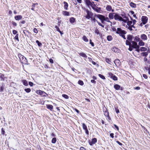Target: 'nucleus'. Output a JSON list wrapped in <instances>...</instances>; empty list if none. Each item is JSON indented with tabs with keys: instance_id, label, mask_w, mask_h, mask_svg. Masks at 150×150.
Wrapping results in <instances>:
<instances>
[{
	"instance_id": "nucleus-1",
	"label": "nucleus",
	"mask_w": 150,
	"mask_h": 150,
	"mask_svg": "<svg viewBox=\"0 0 150 150\" xmlns=\"http://www.w3.org/2000/svg\"><path fill=\"white\" fill-rule=\"evenodd\" d=\"M108 17L110 19H113L114 18L115 20L120 21H126L122 18L121 15L120 16L119 14L117 13H110L108 14Z\"/></svg>"
},
{
	"instance_id": "nucleus-2",
	"label": "nucleus",
	"mask_w": 150,
	"mask_h": 150,
	"mask_svg": "<svg viewBox=\"0 0 150 150\" xmlns=\"http://www.w3.org/2000/svg\"><path fill=\"white\" fill-rule=\"evenodd\" d=\"M96 16L101 20L102 23H103L105 21L110 23V25H112V22L109 20V18L108 17H105L104 16L100 15L98 14L96 15Z\"/></svg>"
},
{
	"instance_id": "nucleus-3",
	"label": "nucleus",
	"mask_w": 150,
	"mask_h": 150,
	"mask_svg": "<svg viewBox=\"0 0 150 150\" xmlns=\"http://www.w3.org/2000/svg\"><path fill=\"white\" fill-rule=\"evenodd\" d=\"M122 18L124 20H125L126 21L125 22L123 21H121L122 22V23H127V25L129 26H130L132 23V21L129 20V18L127 16V15L125 14H121Z\"/></svg>"
},
{
	"instance_id": "nucleus-4",
	"label": "nucleus",
	"mask_w": 150,
	"mask_h": 150,
	"mask_svg": "<svg viewBox=\"0 0 150 150\" xmlns=\"http://www.w3.org/2000/svg\"><path fill=\"white\" fill-rule=\"evenodd\" d=\"M85 11L86 13V15L85 16L86 18L89 19L93 16V13L91 11H89L87 9H86Z\"/></svg>"
},
{
	"instance_id": "nucleus-5",
	"label": "nucleus",
	"mask_w": 150,
	"mask_h": 150,
	"mask_svg": "<svg viewBox=\"0 0 150 150\" xmlns=\"http://www.w3.org/2000/svg\"><path fill=\"white\" fill-rule=\"evenodd\" d=\"M18 57L21 63H24L27 62V59L26 58L21 54H18Z\"/></svg>"
},
{
	"instance_id": "nucleus-6",
	"label": "nucleus",
	"mask_w": 150,
	"mask_h": 150,
	"mask_svg": "<svg viewBox=\"0 0 150 150\" xmlns=\"http://www.w3.org/2000/svg\"><path fill=\"white\" fill-rule=\"evenodd\" d=\"M116 33L121 36L123 35H125L126 33L125 30H122L120 28H117Z\"/></svg>"
},
{
	"instance_id": "nucleus-7",
	"label": "nucleus",
	"mask_w": 150,
	"mask_h": 150,
	"mask_svg": "<svg viewBox=\"0 0 150 150\" xmlns=\"http://www.w3.org/2000/svg\"><path fill=\"white\" fill-rule=\"evenodd\" d=\"M148 21V18L145 16H142V21L143 22V25L147 23Z\"/></svg>"
},
{
	"instance_id": "nucleus-8",
	"label": "nucleus",
	"mask_w": 150,
	"mask_h": 150,
	"mask_svg": "<svg viewBox=\"0 0 150 150\" xmlns=\"http://www.w3.org/2000/svg\"><path fill=\"white\" fill-rule=\"evenodd\" d=\"M82 127L83 129L85 131L86 134L88 135L89 134V132L87 129V127L84 123H82Z\"/></svg>"
},
{
	"instance_id": "nucleus-9",
	"label": "nucleus",
	"mask_w": 150,
	"mask_h": 150,
	"mask_svg": "<svg viewBox=\"0 0 150 150\" xmlns=\"http://www.w3.org/2000/svg\"><path fill=\"white\" fill-rule=\"evenodd\" d=\"M109 75L110 77L114 81H117V77L115 75H113L112 73H109Z\"/></svg>"
},
{
	"instance_id": "nucleus-10",
	"label": "nucleus",
	"mask_w": 150,
	"mask_h": 150,
	"mask_svg": "<svg viewBox=\"0 0 150 150\" xmlns=\"http://www.w3.org/2000/svg\"><path fill=\"white\" fill-rule=\"evenodd\" d=\"M78 54L84 58V59L86 60V59L87 58V56L83 52H78Z\"/></svg>"
},
{
	"instance_id": "nucleus-11",
	"label": "nucleus",
	"mask_w": 150,
	"mask_h": 150,
	"mask_svg": "<svg viewBox=\"0 0 150 150\" xmlns=\"http://www.w3.org/2000/svg\"><path fill=\"white\" fill-rule=\"evenodd\" d=\"M132 44L133 47L135 49H138L139 48V46L137 45V43L134 41H132Z\"/></svg>"
},
{
	"instance_id": "nucleus-12",
	"label": "nucleus",
	"mask_w": 150,
	"mask_h": 150,
	"mask_svg": "<svg viewBox=\"0 0 150 150\" xmlns=\"http://www.w3.org/2000/svg\"><path fill=\"white\" fill-rule=\"evenodd\" d=\"M141 38L143 40H147V38L146 35L144 34H142L140 36Z\"/></svg>"
},
{
	"instance_id": "nucleus-13",
	"label": "nucleus",
	"mask_w": 150,
	"mask_h": 150,
	"mask_svg": "<svg viewBox=\"0 0 150 150\" xmlns=\"http://www.w3.org/2000/svg\"><path fill=\"white\" fill-rule=\"evenodd\" d=\"M114 62L116 66H119L120 65V61L118 59H115L114 61Z\"/></svg>"
},
{
	"instance_id": "nucleus-14",
	"label": "nucleus",
	"mask_w": 150,
	"mask_h": 150,
	"mask_svg": "<svg viewBox=\"0 0 150 150\" xmlns=\"http://www.w3.org/2000/svg\"><path fill=\"white\" fill-rule=\"evenodd\" d=\"M36 93L38 94H40L41 95L45 96L44 94H46V93L42 91L38 90L37 91Z\"/></svg>"
},
{
	"instance_id": "nucleus-15",
	"label": "nucleus",
	"mask_w": 150,
	"mask_h": 150,
	"mask_svg": "<svg viewBox=\"0 0 150 150\" xmlns=\"http://www.w3.org/2000/svg\"><path fill=\"white\" fill-rule=\"evenodd\" d=\"M93 9L98 13H101V10L100 8H97L95 7H93Z\"/></svg>"
},
{
	"instance_id": "nucleus-16",
	"label": "nucleus",
	"mask_w": 150,
	"mask_h": 150,
	"mask_svg": "<svg viewBox=\"0 0 150 150\" xmlns=\"http://www.w3.org/2000/svg\"><path fill=\"white\" fill-rule=\"evenodd\" d=\"M22 18V16L21 15H18L16 16H15L14 18L17 21H19V20H21Z\"/></svg>"
},
{
	"instance_id": "nucleus-17",
	"label": "nucleus",
	"mask_w": 150,
	"mask_h": 150,
	"mask_svg": "<svg viewBox=\"0 0 150 150\" xmlns=\"http://www.w3.org/2000/svg\"><path fill=\"white\" fill-rule=\"evenodd\" d=\"M85 0V2L86 3V5H87V6L88 7H89L90 6L91 7V5L92 4H91V2L89 0Z\"/></svg>"
},
{
	"instance_id": "nucleus-18",
	"label": "nucleus",
	"mask_w": 150,
	"mask_h": 150,
	"mask_svg": "<svg viewBox=\"0 0 150 150\" xmlns=\"http://www.w3.org/2000/svg\"><path fill=\"white\" fill-rule=\"evenodd\" d=\"M112 50L115 52H118L120 51V50L118 48L115 47H114L112 48Z\"/></svg>"
},
{
	"instance_id": "nucleus-19",
	"label": "nucleus",
	"mask_w": 150,
	"mask_h": 150,
	"mask_svg": "<svg viewBox=\"0 0 150 150\" xmlns=\"http://www.w3.org/2000/svg\"><path fill=\"white\" fill-rule=\"evenodd\" d=\"M104 115L108 117V119L109 120H110V118L109 116V114L108 111L106 110L105 111H104Z\"/></svg>"
},
{
	"instance_id": "nucleus-20",
	"label": "nucleus",
	"mask_w": 150,
	"mask_h": 150,
	"mask_svg": "<svg viewBox=\"0 0 150 150\" xmlns=\"http://www.w3.org/2000/svg\"><path fill=\"white\" fill-rule=\"evenodd\" d=\"M114 87L116 90H118L120 89V86L118 84H116L114 85Z\"/></svg>"
},
{
	"instance_id": "nucleus-21",
	"label": "nucleus",
	"mask_w": 150,
	"mask_h": 150,
	"mask_svg": "<svg viewBox=\"0 0 150 150\" xmlns=\"http://www.w3.org/2000/svg\"><path fill=\"white\" fill-rule=\"evenodd\" d=\"M112 9V7L110 5H108L106 7V10L109 11H110Z\"/></svg>"
},
{
	"instance_id": "nucleus-22",
	"label": "nucleus",
	"mask_w": 150,
	"mask_h": 150,
	"mask_svg": "<svg viewBox=\"0 0 150 150\" xmlns=\"http://www.w3.org/2000/svg\"><path fill=\"white\" fill-rule=\"evenodd\" d=\"M130 6L132 8H136V5L132 2H131L129 4Z\"/></svg>"
},
{
	"instance_id": "nucleus-23",
	"label": "nucleus",
	"mask_w": 150,
	"mask_h": 150,
	"mask_svg": "<svg viewBox=\"0 0 150 150\" xmlns=\"http://www.w3.org/2000/svg\"><path fill=\"white\" fill-rule=\"evenodd\" d=\"M47 108L50 109L51 110H52L53 109V106L51 105H47Z\"/></svg>"
},
{
	"instance_id": "nucleus-24",
	"label": "nucleus",
	"mask_w": 150,
	"mask_h": 150,
	"mask_svg": "<svg viewBox=\"0 0 150 150\" xmlns=\"http://www.w3.org/2000/svg\"><path fill=\"white\" fill-rule=\"evenodd\" d=\"M22 82L23 84L25 86H27L28 85V83L27 81L25 80H22Z\"/></svg>"
},
{
	"instance_id": "nucleus-25",
	"label": "nucleus",
	"mask_w": 150,
	"mask_h": 150,
	"mask_svg": "<svg viewBox=\"0 0 150 150\" xmlns=\"http://www.w3.org/2000/svg\"><path fill=\"white\" fill-rule=\"evenodd\" d=\"M75 21V18L74 17H71L70 18L69 21L71 23H73Z\"/></svg>"
},
{
	"instance_id": "nucleus-26",
	"label": "nucleus",
	"mask_w": 150,
	"mask_h": 150,
	"mask_svg": "<svg viewBox=\"0 0 150 150\" xmlns=\"http://www.w3.org/2000/svg\"><path fill=\"white\" fill-rule=\"evenodd\" d=\"M63 3H64V9L65 10H67L68 7V6L67 3L65 1H64Z\"/></svg>"
},
{
	"instance_id": "nucleus-27",
	"label": "nucleus",
	"mask_w": 150,
	"mask_h": 150,
	"mask_svg": "<svg viewBox=\"0 0 150 150\" xmlns=\"http://www.w3.org/2000/svg\"><path fill=\"white\" fill-rule=\"evenodd\" d=\"M5 77H4V75L1 74V75L0 76V79H1V80L2 81H4L5 80Z\"/></svg>"
},
{
	"instance_id": "nucleus-28",
	"label": "nucleus",
	"mask_w": 150,
	"mask_h": 150,
	"mask_svg": "<svg viewBox=\"0 0 150 150\" xmlns=\"http://www.w3.org/2000/svg\"><path fill=\"white\" fill-rule=\"evenodd\" d=\"M63 14L64 16H69V13L66 11H62Z\"/></svg>"
},
{
	"instance_id": "nucleus-29",
	"label": "nucleus",
	"mask_w": 150,
	"mask_h": 150,
	"mask_svg": "<svg viewBox=\"0 0 150 150\" xmlns=\"http://www.w3.org/2000/svg\"><path fill=\"white\" fill-rule=\"evenodd\" d=\"M127 39L129 41H131L132 39V36L131 35H127Z\"/></svg>"
},
{
	"instance_id": "nucleus-30",
	"label": "nucleus",
	"mask_w": 150,
	"mask_h": 150,
	"mask_svg": "<svg viewBox=\"0 0 150 150\" xmlns=\"http://www.w3.org/2000/svg\"><path fill=\"white\" fill-rule=\"evenodd\" d=\"M139 45L140 46H144L145 45L144 43L142 40H140L139 41Z\"/></svg>"
},
{
	"instance_id": "nucleus-31",
	"label": "nucleus",
	"mask_w": 150,
	"mask_h": 150,
	"mask_svg": "<svg viewBox=\"0 0 150 150\" xmlns=\"http://www.w3.org/2000/svg\"><path fill=\"white\" fill-rule=\"evenodd\" d=\"M147 50V48L144 47H141L140 48V50L141 51H145Z\"/></svg>"
},
{
	"instance_id": "nucleus-32",
	"label": "nucleus",
	"mask_w": 150,
	"mask_h": 150,
	"mask_svg": "<svg viewBox=\"0 0 150 150\" xmlns=\"http://www.w3.org/2000/svg\"><path fill=\"white\" fill-rule=\"evenodd\" d=\"M83 40L85 42H88V39L84 35L82 38Z\"/></svg>"
},
{
	"instance_id": "nucleus-33",
	"label": "nucleus",
	"mask_w": 150,
	"mask_h": 150,
	"mask_svg": "<svg viewBox=\"0 0 150 150\" xmlns=\"http://www.w3.org/2000/svg\"><path fill=\"white\" fill-rule=\"evenodd\" d=\"M148 54V53L147 52H142L141 54V55L142 56L146 57Z\"/></svg>"
},
{
	"instance_id": "nucleus-34",
	"label": "nucleus",
	"mask_w": 150,
	"mask_h": 150,
	"mask_svg": "<svg viewBox=\"0 0 150 150\" xmlns=\"http://www.w3.org/2000/svg\"><path fill=\"white\" fill-rule=\"evenodd\" d=\"M134 40L137 42H139L140 40V38L137 36L135 37Z\"/></svg>"
},
{
	"instance_id": "nucleus-35",
	"label": "nucleus",
	"mask_w": 150,
	"mask_h": 150,
	"mask_svg": "<svg viewBox=\"0 0 150 150\" xmlns=\"http://www.w3.org/2000/svg\"><path fill=\"white\" fill-rule=\"evenodd\" d=\"M107 39L108 41H111L112 39V37L111 36L108 35L107 37Z\"/></svg>"
},
{
	"instance_id": "nucleus-36",
	"label": "nucleus",
	"mask_w": 150,
	"mask_h": 150,
	"mask_svg": "<svg viewBox=\"0 0 150 150\" xmlns=\"http://www.w3.org/2000/svg\"><path fill=\"white\" fill-rule=\"evenodd\" d=\"M130 41L128 40H127L126 42V44L127 45H129V46H131L132 45L130 42Z\"/></svg>"
},
{
	"instance_id": "nucleus-37",
	"label": "nucleus",
	"mask_w": 150,
	"mask_h": 150,
	"mask_svg": "<svg viewBox=\"0 0 150 150\" xmlns=\"http://www.w3.org/2000/svg\"><path fill=\"white\" fill-rule=\"evenodd\" d=\"M57 139L56 138H53L52 140V143L54 144L56 142Z\"/></svg>"
},
{
	"instance_id": "nucleus-38",
	"label": "nucleus",
	"mask_w": 150,
	"mask_h": 150,
	"mask_svg": "<svg viewBox=\"0 0 150 150\" xmlns=\"http://www.w3.org/2000/svg\"><path fill=\"white\" fill-rule=\"evenodd\" d=\"M97 141L96 139V138H94L92 140V142L94 144L97 142Z\"/></svg>"
},
{
	"instance_id": "nucleus-39",
	"label": "nucleus",
	"mask_w": 150,
	"mask_h": 150,
	"mask_svg": "<svg viewBox=\"0 0 150 150\" xmlns=\"http://www.w3.org/2000/svg\"><path fill=\"white\" fill-rule=\"evenodd\" d=\"M78 83H79V85H81V86H82L83 85V82L81 81V80H79L78 82Z\"/></svg>"
},
{
	"instance_id": "nucleus-40",
	"label": "nucleus",
	"mask_w": 150,
	"mask_h": 150,
	"mask_svg": "<svg viewBox=\"0 0 150 150\" xmlns=\"http://www.w3.org/2000/svg\"><path fill=\"white\" fill-rule=\"evenodd\" d=\"M98 76L102 79H105V76L99 74H98Z\"/></svg>"
},
{
	"instance_id": "nucleus-41",
	"label": "nucleus",
	"mask_w": 150,
	"mask_h": 150,
	"mask_svg": "<svg viewBox=\"0 0 150 150\" xmlns=\"http://www.w3.org/2000/svg\"><path fill=\"white\" fill-rule=\"evenodd\" d=\"M24 90L27 93H29L31 91V89L30 88H25Z\"/></svg>"
},
{
	"instance_id": "nucleus-42",
	"label": "nucleus",
	"mask_w": 150,
	"mask_h": 150,
	"mask_svg": "<svg viewBox=\"0 0 150 150\" xmlns=\"http://www.w3.org/2000/svg\"><path fill=\"white\" fill-rule=\"evenodd\" d=\"M106 62L108 64H111V61L109 60V59L108 58H106L105 59Z\"/></svg>"
},
{
	"instance_id": "nucleus-43",
	"label": "nucleus",
	"mask_w": 150,
	"mask_h": 150,
	"mask_svg": "<svg viewBox=\"0 0 150 150\" xmlns=\"http://www.w3.org/2000/svg\"><path fill=\"white\" fill-rule=\"evenodd\" d=\"M36 42L38 44V45L40 47L42 46V44L38 40H37L36 41Z\"/></svg>"
},
{
	"instance_id": "nucleus-44",
	"label": "nucleus",
	"mask_w": 150,
	"mask_h": 150,
	"mask_svg": "<svg viewBox=\"0 0 150 150\" xmlns=\"http://www.w3.org/2000/svg\"><path fill=\"white\" fill-rule=\"evenodd\" d=\"M62 96L64 98H65L66 99H67L69 98V96L66 95L62 94Z\"/></svg>"
},
{
	"instance_id": "nucleus-45",
	"label": "nucleus",
	"mask_w": 150,
	"mask_h": 150,
	"mask_svg": "<svg viewBox=\"0 0 150 150\" xmlns=\"http://www.w3.org/2000/svg\"><path fill=\"white\" fill-rule=\"evenodd\" d=\"M18 34H16V35L14 37V39H16L18 41H19L18 37Z\"/></svg>"
},
{
	"instance_id": "nucleus-46",
	"label": "nucleus",
	"mask_w": 150,
	"mask_h": 150,
	"mask_svg": "<svg viewBox=\"0 0 150 150\" xmlns=\"http://www.w3.org/2000/svg\"><path fill=\"white\" fill-rule=\"evenodd\" d=\"M97 23H98V25H100V26H101V27H103V28H104V25H102V24H101L100 23V22H98V21H97Z\"/></svg>"
},
{
	"instance_id": "nucleus-47",
	"label": "nucleus",
	"mask_w": 150,
	"mask_h": 150,
	"mask_svg": "<svg viewBox=\"0 0 150 150\" xmlns=\"http://www.w3.org/2000/svg\"><path fill=\"white\" fill-rule=\"evenodd\" d=\"M91 4H92L91 5V7L93 8V7H95V6H96V5L94 3V2H91Z\"/></svg>"
},
{
	"instance_id": "nucleus-48",
	"label": "nucleus",
	"mask_w": 150,
	"mask_h": 150,
	"mask_svg": "<svg viewBox=\"0 0 150 150\" xmlns=\"http://www.w3.org/2000/svg\"><path fill=\"white\" fill-rule=\"evenodd\" d=\"M33 32L36 34L38 33V31L36 28H34L33 30Z\"/></svg>"
},
{
	"instance_id": "nucleus-49",
	"label": "nucleus",
	"mask_w": 150,
	"mask_h": 150,
	"mask_svg": "<svg viewBox=\"0 0 150 150\" xmlns=\"http://www.w3.org/2000/svg\"><path fill=\"white\" fill-rule=\"evenodd\" d=\"M131 20H132V22L133 23V25H134L136 23V21L134 19H133L132 18H131Z\"/></svg>"
},
{
	"instance_id": "nucleus-50",
	"label": "nucleus",
	"mask_w": 150,
	"mask_h": 150,
	"mask_svg": "<svg viewBox=\"0 0 150 150\" xmlns=\"http://www.w3.org/2000/svg\"><path fill=\"white\" fill-rule=\"evenodd\" d=\"M90 44L91 45L92 47L94 46V43L91 42V40H90Z\"/></svg>"
},
{
	"instance_id": "nucleus-51",
	"label": "nucleus",
	"mask_w": 150,
	"mask_h": 150,
	"mask_svg": "<svg viewBox=\"0 0 150 150\" xmlns=\"http://www.w3.org/2000/svg\"><path fill=\"white\" fill-rule=\"evenodd\" d=\"M90 19H91V20H92L94 22H95L96 21H97L94 18H93V16Z\"/></svg>"
},
{
	"instance_id": "nucleus-52",
	"label": "nucleus",
	"mask_w": 150,
	"mask_h": 150,
	"mask_svg": "<svg viewBox=\"0 0 150 150\" xmlns=\"http://www.w3.org/2000/svg\"><path fill=\"white\" fill-rule=\"evenodd\" d=\"M143 76L145 79H147L148 78L147 76L146 75L144 74H143Z\"/></svg>"
},
{
	"instance_id": "nucleus-53",
	"label": "nucleus",
	"mask_w": 150,
	"mask_h": 150,
	"mask_svg": "<svg viewBox=\"0 0 150 150\" xmlns=\"http://www.w3.org/2000/svg\"><path fill=\"white\" fill-rule=\"evenodd\" d=\"M5 133V131L4 130V129L3 128L1 129V134L4 135Z\"/></svg>"
},
{
	"instance_id": "nucleus-54",
	"label": "nucleus",
	"mask_w": 150,
	"mask_h": 150,
	"mask_svg": "<svg viewBox=\"0 0 150 150\" xmlns=\"http://www.w3.org/2000/svg\"><path fill=\"white\" fill-rule=\"evenodd\" d=\"M55 28H56L57 31H60V30L59 28V27L57 25H56L55 27Z\"/></svg>"
},
{
	"instance_id": "nucleus-55",
	"label": "nucleus",
	"mask_w": 150,
	"mask_h": 150,
	"mask_svg": "<svg viewBox=\"0 0 150 150\" xmlns=\"http://www.w3.org/2000/svg\"><path fill=\"white\" fill-rule=\"evenodd\" d=\"M17 33V31L15 30H13V34H16Z\"/></svg>"
},
{
	"instance_id": "nucleus-56",
	"label": "nucleus",
	"mask_w": 150,
	"mask_h": 150,
	"mask_svg": "<svg viewBox=\"0 0 150 150\" xmlns=\"http://www.w3.org/2000/svg\"><path fill=\"white\" fill-rule=\"evenodd\" d=\"M128 29L130 31H132V30H133L134 29H133V28H132V27L131 26H128Z\"/></svg>"
},
{
	"instance_id": "nucleus-57",
	"label": "nucleus",
	"mask_w": 150,
	"mask_h": 150,
	"mask_svg": "<svg viewBox=\"0 0 150 150\" xmlns=\"http://www.w3.org/2000/svg\"><path fill=\"white\" fill-rule=\"evenodd\" d=\"M95 33L97 35L99 33V31L98 29L96 30Z\"/></svg>"
},
{
	"instance_id": "nucleus-58",
	"label": "nucleus",
	"mask_w": 150,
	"mask_h": 150,
	"mask_svg": "<svg viewBox=\"0 0 150 150\" xmlns=\"http://www.w3.org/2000/svg\"><path fill=\"white\" fill-rule=\"evenodd\" d=\"M49 61H50V62L52 64H53L54 63L53 60L52 59H49Z\"/></svg>"
},
{
	"instance_id": "nucleus-59",
	"label": "nucleus",
	"mask_w": 150,
	"mask_h": 150,
	"mask_svg": "<svg viewBox=\"0 0 150 150\" xmlns=\"http://www.w3.org/2000/svg\"><path fill=\"white\" fill-rule=\"evenodd\" d=\"M115 110L116 112V113H119L120 112L119 110L117 108H115Z\"/></svg>"
},
{
	"instance_id": "nucleus-60",
	"label": "nucleus",
	"mask_w": 150,
	"mask_h": 150,
	"mask_svg": "<svg viewBox=\"0 0 150 150\" xmlns=\"http://www.w3.org/2000/svg\"><path fill=\"white\" fill-rule=\"evenodd\" d=\"M12 24L14 26H17V24L16 23L14 22H12Z\"/></svg>"
},
{
	"instance_id": "nucleus-61",
	"label": "nucleus",
	"mask_w": 150,
	"mask_h": 150,
	"mask_svg": "<svg viewBox=\"0 0 150 150\" xmlns=\"http://www.w3.org/2000/svg\"><path fill=\"white\" fill-rule=\"evenodd\" d=\"M131 46H129V48L128 49V50L130 51H132L133 49L132 47H131Z\"/></svg>"
},
{
	"instance_id": "nucleus-62",
	"label": "nucleus",
	"mask_w": 150,
	"mask_h": 150,
	"mask_svg": "<svg viewBox=\"0 0 150 150\" xmlns=\"http://www.w3.org/2000/svg\"><path fill=\"white\" fill-rule=\"evenodd\" d=\"M80 150H86V149L83 147H81L80 148Z\"/></svg>"
},
{
	"instance_id": "nucleus-63",
	"label": "nucleus",
	"mask_w": 150,
	"mask_h": 150,
	"mask_svg": "<svg viewBox=\"0 0 150 150\" xmlns=\"http://www.w3.org/2000/svg\"><path fill=\"white\" fill-rule=\"evenodd\" d=\"M110 136L112 138L114 137V134L112 133L110 134Z\"/></svg>"
},
{
	"instance_id": "nucleus-64",
	"label": "nucleus",
	"mask_w": 150,
	"mask_h": 150,
	"mask_svg": "<svg viewBox=\"0 0 150 150\" xmlns=\"http://www.w3.org/2000/svg\"><path fill=\"white\" fill-rule=\"evenodd\" d=\"M29 85L31 86H33V83L31 82H29Z\"/></svg>"
}]
</instances>
